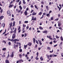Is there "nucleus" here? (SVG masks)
<instances>
[{
    "label": "nucleus",
    "instance_id": "nucleus-6",
    "mask_svg": "<svg viewBox=\"0 0 63 63\" xmlns=\"http://www.w3.org/2000/svg\"><path fill=\"white\" fill-rule=\"evenodd\" d=\"M16 28H15V30L13 31V32L14 33V34H16Z\"/></svg>",
    "mask_w": 63,
    "mask_h": 63
},
{
    "label": "nucleus",
    "instance_id": "nucleus-1",
    "mask_svg": "<svg viewBox=\"0 0 63 63\" xmlns=\"http://www.w3.org/2000/svg\"><path fill=\"white\" fill-rule=\"evenodd\" d=\"M11 11L10 10H8L7 11V14L8 15L10 16H11Z\"/></svg>",
    "mask_w": 63,
    "mask_h": 63
},
{
    "label": "nucleus",
    "instance_id": "nucleus-52",
    "mask_svg": "<svg viewBox=\"0 0 63 63\" xmlns=\"http://www.w3.org/2000/svg\"><path fill=\"white\" fill-rule=\"evenodd\" d=\"M53 50H52V51H50L49 52H50V53H52V52H53Z\"/></svg>",
    "mask_w": 63,
    "mask_h": 63
},
{
    "label": "nucleus",
    "instance_id": "nucleus-31",
    "mask_svg": "<svg viewBox=\"0 0 63 63\" xmlns=\"http://www.w3.org/2000/svg\"><path fill=\"white\" fill-rule=\"evenodd\" d=\"M21 4V1H20L19 2V5H20Z\"/></svg>",
    "mask_w": 63,
    "mask_h": 63
},
{
    "label": "nucleus",
    "instance_id": "nucleus-2",
    "mask_svg": "<svg viewBox=\"0 0 63 63\" xmlns=\"http://www.w3.org/2000/svg\"><path fill=\"white\" fill-rule=\"evenodd\" d=\"M16 37V33H14L13 34L12 36V38L13 39H14L15 37Z\"/></svg>",
    "mask_w": 63,
    "mask_h": 63
},
{
    "label": "nucleus",
    "instance_id": "nucleus-55",
    "mask_svg": "<svg viewBox=\"0 0 63 63\" xmlns=\"http://www.w3.org/2000/svg\"><path fill=\"white\" fill-rule=\"evenodd\" d=\"M57 46V44H56L55 45H54V47H56V46Z\"/></svg>",
    "mask_w": 63,
    "mask_h": 63
},
{
    "label": "nucleus",
    "instance_id": "nucleus-17",
    "mask_svg": "<svg viewBox=\"0 0 63 63\" xmlns=\"http://www.w3.org/2000/svg\"><path fill=\"white\" fill-rule=\"evenodd\" d=\"M46 8L47 11H48V6H46Z\"/></svg>",
    "mask_w": 63,
    "mask_h": 63
},
{
    "label": "nucleus",
    "instance_id": "nucleus-51",
    "mask_svg": "<svg viewBox=\"0 0 63 63\" xmlns=\"http://www.w3.org/2000/svg\"><path fill=\"white\" fill-rule=\"evenodd\" d=\"M61 41H63V37H62V36H61Z\"/></svg>",
    "mask_w": 63,
    "mask_h": 63
},
{
    "label": "nucleus",
    "instance_id": "nucleus-22",
    "mask_svg": "<svg viewBox=\"0 0 63 63\" xmlns=\"http://www.w3.org/2000/svg\"><path fill=\"white\" fill-rule=\"evenodd\" d=\"M62 43H63V42H61V44H60V47H61V46L62 45Z\"/></svg>",
    "mask_w": 63,
    "mask_h": 63
},
{
    "label": "nucleus",
    "instance_id": "nucleus-8",
    "mask_svg": "<svg viewBox=\"0 0 63 63\" xmlns=\"http://www.w3.org/2000/svg\"><path fill=\"white\" fill-rule=\"evenodd\" d=\"M43 32V33H45V34H47V31H45Z\"/></svg>",
    "mask_w": 63,
    "mask_h": 63
},
{
    "label": "nucleus",
    "instance_id": "nucleus-37",
    "mask_svg": "<svg viewBox=\"0 0 63 63\" xmlns=\"http://www.w3.org/2000/svg\"><path fill=\"white\" fill-rule=\"evenodd\" d=\"M56 38H57V39H58V38H59V37L58 36L56 35Z\"/></svg>",
    "mask_w": 63,
    "mask_h": 63
},
{
    "label": "nucleus",
    "instance_id": "nucleus-28",
    "mask_svg": "<svg viewBox=\"0 0 63 63\" xmlns=\"http://www.w3.org/2000/svg\"><path fill=\"white\" fill-rule=\"evenodd\" d=\"M6 48H2V50L4 51H5V50H6Z\"/></svg>",
    "mask_w": 63,
    "mask_h": 63
},
{
    "label": "nucleus",
    "instance_id": "nucleus-23",
    "mask_svg": "<svg viewBox=\"0 0 63 63\" xmlns=\"http://www.w3.org/2000/svg\"><path fill=\"white\" fill-rule=\"evenodd\" d=\"M23 4H26V2H25V0H23Z\"/></svg>",
    "mask_w": 63,
    "mask_h": 63
},
{
    "label": "nucleus",
    "instance_id": "nucleus-62",
    "mask_svg": "<svg viewBox=\"0 0 63 63\" xmlns=\"http://www.w3.org/2000/svg\"><path fill=\"white\" fill-rule=\"evenodd\" d=\"M61 55L62 57H63V53H61Z\"/></svg>",
    "mask_w": 63,
    "mask_h": 63
},
{
    "label": "nucleus",
    "instance_id": "nucleus-35",
    "mask_svg": "<svg viewBox=\"0 0 63 63\" xmlns=\"http://www.w3.org/2000/svg\"><path fill=\"white\" fill-rule=\"evenodd\" d=\"M36 20V17H35L34 18H33V19L32 20Z\"/></svg>",
    "mask_w": 63,
    "mask_h": 63
},
{
    "label": "nucleus",
    "instance_id": "nucleus-49",
    "mask_svg": "<svg viewBox=\"0 0 63 63\" xmlns=\"http://www.w3.org/2000/svg\"><path fill=\"white\" fill-rule=\"evenodd\" d=\"M58 19H59V18H58L57 19H55V20L56 21H58Z\"/></svg>",
    "mask_w": 63,
    "mask_h": 63
},
{
    "label": "nucleus",
    "instance_id": "nucleus-46",
    "mask_svg": "<svg viewBox=\"0 0 63 63\" xmlns=\"http://www.w3.org/2000/svg\"><path fill=\"white\" fill-rule=\"evenodd\" d=\"M31 8H33V7H34V6H33V5H31Z\"/></svg>",
    "mask_w": 63,
    "mask_h": 63
},
{
    "label": "nucleus",
    "instance_id": "nucleus-14",
    "mask_svg": "<svg viewBox=\"0 0 63 63\" xmlns=\"http://www.w3.org/2000/svg\"><path fill=\"white\" fill-rule=\"evenodd\" d=\"M5 63H9V61L7 60H5Z\"/></svg>",
    "mask_w": 63,
    "mask_h": 63
},
{
    "label": "nucleus",
    "instance_id": "nucleus-13",
    "mask_svg": "<svg viewBox=\"0 0 63 63\" xmlns=\"http://www.w3.org/2000/svg\"><path fill=\"white\" fill-rule=\"evenodd\" d=\"M34 6L35 7V8L37 10H38V9H39L38 8L37 6V5H35Z\"/></svg>",
    "mask_w": 63,
    "mask_h": 63
},
{
    "label": "nucleus",
    "instance_id": "nucleus-44",
    "mask_svg": "<svg viewBox=\"0 0 63 63\" xmlns=\"http://www.w3.org/2000/svg\"><path fill=\"white\" fill-rule=\"evenodd\" d=\"M18 33H20L21 31V30H18Z\"/></svg>",
    "mask_w": 63,
    "mask_h": 63
},
{
    "label": "nucleus",
    "instance_id": "nucleus-25",
    "mask_svg": "<svg viewBox=\"0 0 63 63\" xmlns=\"http://www.w3.org/2000/svg\"><path fill=\"white\" fill-rule=\"evenodd\" d=\"M51 20H53V17H51L50 18Z\"/></svg>",
    "mask_w": 63,
    "mask_h": 63
},
{
    "label": "nucleus",
    "instance_id": "nucleus-33",
    "mask_svg": "<svg viewBox=\"0 0 63 63\" xmlns=\"http://www.w3.org/2000/svg\"><path fill=\"white\" fill-rule=\"evenodd\" d=\"M27 47V45H24V47H25V49H26V48Z\"/></svg>",
    "mask_w": 63,
    "mask_h": 63
},
{
    "label": "nucleus",
    "instance_id": "nucleus-61",
    "mask_svg": "<svg viewBox=\"0 0 63 63\" xmlns=\"http://www.w3.org/2000/svg\"><path fill=\"white\" fill-rule=\"evenodd\" d=\"M34 11V10H32L31 11V13H32Z\"/></svg>",
    "mask_w": 63,
    "mask_h": 63
},
{
    "label": "nucleus",
    "instance_id": "nucleus-15",
    "mask_svg": "<svg viewBox=\"0 0 63 63\" xmlns=\"http://www.w3.org/2000/svg\"><path fill=\"white\" fill-rule=\"evenodd\" d=\"M24 14L26 16H27V11H25Z\"/></svg>",
    "mask_w": 63,
    "mask_h": 63
},
{
    "label": "nucleus",
    "instance_id": "nucleus-48",
    "mask_svg": "<svg viewBox=\"0 0 63 63\" xmlns=\"http://www.w3.org/2000/svg\"><path fill=\"white\" fill-rule=\"evenodd\" d=\"M20 11H21V10H18V11H17L18 13H20Z\"/></svg>",
    "mask_w": 63,
    "mask_h": 63
},
{
    "label": "nucleus",
    "instance_id": "nucleus-30",
    "mask_svg": "<svg viewBox=\"0 0 63 63\" xmlns=\"http://www.w3.org/2000/svg\"><path fill=\"white\" fill-rule=\"evenodd\" d=\"M24 22L25 23H28V21H25Z\"/></svg>",
    "mask_w": 63,
    "mask_h": 63
},
{
    "label": "nucleus",
    "instance_id": "nucleus-63",
    "mask_svg": "<svg viewBox=\"0 0 63 63\" xmlns=\"http://www.w3.org/2000/svg\"><path fill=\"white\" fill-rule=\"evenodd\" d=\"M2 56L3 57H4L5 56V55H3Z\"/></svg>",
    "mask_w": 63,
    "mask_h": 63
},
{
    "label": "nucleus",
    "instance_id": "nucleus-7",
    "mask_svg": "<svg viewBox=\"0 0 63 63\" xmlns=\"http://www.w3.org/2000/svg\"><path fill=\"white\" fill-rule=\"evenodd\" d=\"M37 14V13H35L34 12H33V13L32 14V16H35Z\"/></svg>",
    "mask_w": 63,
    "mask_h": 63
},
{
    "label": "nucleus",
    "instance_id": "nucleus-21",
    "mask_svg": "<svg viewBox=\"0 0 63 63\" xmlns=\"http://www.w3.org/2000/svg\"><path fill=\"white\" fill-rule=\"evenodd\" d=\"M58 26L60 27V26H61V23L60 22H59L58 23Z\"/></svg>",
    "mask_w": 63,
    "mask_h": 63
},
{
    "label": "nucleus",
    "instance_id": "nucleus-32",
    "mask_svg": "<svg viewBox=\"0 0 63 63\" xmlns=\"http://www.w3.org/2000/svg\"><path fill=\"white\" fill-rule=\"evenodd\" d=\"M36 55H37V56H36L37 57L39 55V53H38V52H37Z\"/></svg>",
    "mask_w": 63,
    "mask_h": 63
},
{
    "label": "nucleus",
    "instance_id": "nucleus-11",
    "mask_svg": "<svg viewBox=\"0 0 63 63\" xmlns=\"http://www.w3.org/2000/svg\"><path fill=\"white\" fill-rule=\"evenodd\" d=\"M40 59L41 61H43V60H44V59L43 58V57L41 56L40 58Z\"/></svg>",
    "mask_w": 63,
    "mask_h": 63
},
{
    "label": "nucleus",
    "instance_id": "nucleus-39",
    "mask_svg": "<svg viewBox=\"0 0 63 63\" xmlns=\"http://www.w3.org/2000/svg\"><path fill=\"white\" fill-rule=\"evenodd\" d=\"M35 59H36V60H39V58H38V57H36L35 58Z\"/></svg>",
    "mask_w": 63,
    "mask_h": 63
},
{
    "label": "nucleus",
    "instance_id": "nucleus-50",
    "mask_svg": "<svg viewBox=\"0 0 63 63\" xmlns=\"http://www.w3.org/2000/svg\"><path fill=\"white\" fill-rule=\"evenodd\" d=\"M12 7H13V5H10L9 7L10 8H12Z\"/></svg>",
    "mask_w": 63,
    "mask_h": 63
},
{
    "label": "nucleus",
    "instance_id": "nucleus-41",
    "mask_svg": "<svg viewBox=\"0 0 63 63\" xmlns=\"http://www.w3.org/2000/svg\"><path fill=\"white\" fill-rule=\"evenodd\" d=\"M11 43L10 42H8V45L9 46H10L11 45Z\"/></svg>",
    "mask_w": 63,
    "mask_h": 63
},
{
    "label": "nucleus",
    "instance_id": "nucleus-4",
    "mask_svg": "<svg viewBox=\"0 0 63 63\" xmlns=\"http://www.w3.org/2000/svg\"><path fill=\"white\" fill-rule=\"evenodd\" d=\"M14 52H12V54L11 55V57H13L14 56Z\"/></svg>",
    "mask_w": 63,
    "mask_h": 63
},
{
    "label": "nucleus",
    "instance_id": "nucleus-56",
    "mask_svg": "<svg viewBox=\"0 0 63 63\" xmlns=\"http://www.w3.org/2000/svg\"><path fill=\"white\" fill-rule=\"evenodd\" d=\"M57 56V55H54V56H53V57H54V56H55V57H56V56Z\"/></svg>",
    "mask_w": 63,
    "mask_h": 63
},
{
    "label": "nucleus",
    "instance_id": "nucleus-19",
    "mask_svg": "<svg viewBox=\"0 0 63 63\" xmlns=\"http://www.w3.org/2000/svg\"><path fill=\"white\" fill-rule=\"evenodd\" d=\"M39 29H40L41 30H43V28L41 26H40L39 27Z\"/></svg>",
    "mask_w": 63,
    "mask_h": 63
},
{
    "label": "nucleus",
    "instance_id": "nucleus-5",
    "mask_svg": "<svg viewBox=\"0 0 63 63\" xmlns=\"http://www.w3.org/2000/svg\"><path fill=\"white\" fill-rule=\"evenodd\" d=\"M3 18H4V16H0V20H2Z\"/></svg>",
    "mask_w": 63,
    "mask_h": 63
},
{
    "label": "nucleus",
    "instance_id": "nucleus-29",
    "mask_svg": "<svg viewBox=\"0 0 63 63\" xmlns=\"http://www.w3.org/2000/svg\"><path fill=\"white\" fill-rule=\"evenodd\" d=\"M47 49L48 50H50V48L49 47H48L47 48Z\"/></svg>",
    "mask_w": 63,
    "mask_h": 63
},
{
    "label": "nucleus",
    "instance_id": "nucleus-18",
    "mask_svg": "<svg viewBox=\"0 0 63 63\" xmlns=\"http://www.w3.org/2000/svg\"><path fill=\"white\" fill-rule=\"evenodd\" d=\"M46 16H48V17H49L50 16V14H47Z\"/></svg>",
    "mask_w": 63,
    "mask_h": 63
},
{
    "label": "nucleus",
    "instance_id": "nucleus-53",
    "mask_svg": "<svg viewBox=\"0 0 63 63\" xmlns=\"http://www.w3.org/2000/svg\"><path fill=\"white\" fill-rule=\"evenodd\" d=\"M2 42L3 43H5V44H6V41H5L4 40H3L2 41Z\"/></svg>",
    "mask_w": 63,
    "mask_h": 63
},
{
    "label": "nucleus",
    "instance_id": "nucleus-45",
    "mask_svg": "<svg viewBox=\"0 0 63 63\" xmlns=\"http://www.w3.org/2000/svg\"><path fill=\"white\" fill-rule=\"evenodd\" d=\"M36 42L37 44H39V42H38V41H37V40H36Z\"/></svg>",
    "mask_w": 63,
    "mask_h": 63
},
{
    "label": "nucleus",
    "instance_id": "nucleus-64",
    "mask_svg": "<svg viewBox=\"0 0 63 63\" xmlns=\"http://www.w3.org/2000/svg\"><path fill=\"white\" fill-rule=\"evenodd\" d=\"M22 61V60H19V62H21Z\"/></svg>",
    "mask_w": 63,
    "mask_h": 63
},
{
    "label": "nucleus",
    "instance_id": "nucleus-54",
    "mask_svg": "<svg viewBox=\"0 0 63 63\" xmlns=\"http://www.w3.org/2000/svg\"><path fill=\"white\" fill-rule=\"evenodd\" d=\"M26 36H27V34H26V33H25L24 37H26Z\"/></svg>",
    "mask_w": 63,
    "mask_h": 63
},
{
    "label": "nucleus",
    "instance_id": "nucleus-43",
    "mask_svg": "<svg viewBox=\"0 0 63 63\" xmlns=\"http://www.w3.org/2000/svg\"><path fill=\"white\" fill-rule=\"evenodd\" d=\"M26 25H25V24H23V27H26Z\"/></svg>",
    "mask_w": 63,
    "mask_h": 63
},
{
    "label": "nucleus",
    "instance_id": "nucleus-16",
    "mask_svg": "<svg viewBox=\"0 0 63 63\" xmlns=\"http://www.w3.org/2000/svg\"><path fill=\"white\" fill-rule=\"evenodd\" d=\"M32 43H28V45H29V46H30H30H31V45H32Z\"/></svg>",
    "mask_w": 63,
    "mask_h": 63
},
{
    "label": "nucleus",
    "instance_id": "nucleus-42",
    "mask_svg": "<svg viewBox=\"0 0 63 63\" xmlns=\"http://www.w3.org/2000/svg\"><path fill=\"white\" fill-rule=\"evenodd\" d=\"M18 30H21L20 29V27L19 26V28H18Z\"/></svg>",
    "mask_w": 63,
    "mask_h": 63
},
{
    "label": "nucleus",
    "instance_id": "nucleus-20",
    "mask_svg": "<svg viewBox=\"0 0 63 63\" xmlns=\"http://www.w3.org/2000/svg\"><path fill=\"white\" fill-rule=\"evenodd\" d=\"M46 56L48 59H49V55H46Z\"/></svg>",
    "mask_w": 63,
    "mask_h": 63
},
{
    "label": "nucleus",
    "instance_id": "nucleus-3",
    "mask_svg": "<svg viewBox=\"0 0 63 63\" xmlns=\"http://www.w3.org/2000/svg\"><path fill=\"white\" fill-rule=\"evenodd\" d=\"M14 43L15 44H16V42H18V41H19V40L15 39L14 40Z\"/></svg>",
    "mask_w": 63,
    "mask_h": 63
},
{
    "label": "nucleus",
    "instance_id": "nucleus-24",
    "mask_svg": "<svg viewBox=\"0 0 63 63\" xmlns=\"http://www.w3.org/2000/svg\"><path fill=\"white\" fill-rule=\"evenodd\" d=\"M42 14V12H40V13H39V14H38V15H41Z\"/></svg>",
    "mask_w": 63,
    "mask_h": 63
},
{
    "label": "nucleus",
    "instance_id": "nucleus-60",
    "mask_svg": "<svg viewBox=\"0 0 63 63\" xmlns=\"http://www.w3.org/2000/svg\"><path fill=\"white\" fill-rule=\"evenodd\" d=\"M31 29H32V28H30L29 29V30H30V31H31Z\"/></svg>",
    "mask_w": 63,
    "mask_h": 63
},
{
    "label": "nucleus",
    "instance_id": "nucleus-38",
    "mask_svg": "<svg viewBox=\"0 0 63 63\" xmlns=\"http://www.w3.org/2000/svg\"><path fill=\"white\" fill-rule=\"evenodd\" d=\"M35 48H37V44L35 45Z\"/></svg>",
    "mask_w": 63,
    "mask_h": 63
},
{
    "label": "nucleus",
    "instance_id": "nucleus-9",
    "mask_svg": "<svg viewBox=\"0 0 63 63\" xmlns=\"http://www.w3.org/2000/svg\"><path fill=\"white\" fill-rule=\"evenodd\" d=\"M5 24L3 23L1 24V26L2 27H3V28H4V27H5Z\"/></svg>",
    "mask_w": 63,
    "mask_h": 63
},
{
    "label": "nucleus",
    "instance_id": "nucleus-12",
    "mask_svg": "<svg viewBox=\"0 0 63 63\" xmlns=\"http://www.w3.org/2000/svg\"><path fill=\"white\" fill-rule=\"evenodd\" d=\"M19 8H20V10H22V7H21V6L20 5L19 6Z\"/></svg>",
    "mask_w": 63,
    "mask_h": 63
},
{
    "label": "nucleus",
    "instance_id": "nucleus-10",
    "mask_svg": "<svg viewBox=\"0 0 63 63\" xmlns=\"http://www.w3.org/2000/svg\"><path fill=\"white\" fill-rule=\"evenodd\" d=\"M33 43L34 44H35V41H36V40H35V38H33Z\"/></svg>",
    "mask_w": 63,
    "mask_h": 63
},
{
    "label": "nucleus",
    "instance_id": "nucleus-26",
    "mask_svg": "<svg viewBox=\"0 0 63 63\" xmlns=\"http://www.w3.org/2000/svg\"><path fill=\"white\" fill-rule=\"evenodd\" d=\"M58 8L59 9V11H60V10H61V8L59 6H58Z\"/></svg>",
    "mask_w": 63,
    "mask_h": 63
},
{
    "label": "nucleus",
    "instance_id": "nucleus-36",
    "mask_svg": "<svg viewBox=\"0 0 63 63\" xmlns=\"http://www.w3.org/2000/svg\"><path fill=\"white\" fill-rule=\"evenodd\" d=\"M57 42V41H56V40H54L53 42L54 43H56Z\"/></svg>",
    "mask_w": 63,
    "mask_h": 63
},
{
    "label": "nucleus",
    "instance_id": "nucleus-47",
    "mask_svg": "<svg viewBox=\"0 0 63 63\" xmlns=\"http://www.w3.org/2000/svg\"><path fill=\"white\" fill-rule=\"evenodd\" d=\"M15 22L14 21L13 22V26H14V25H15Z\"/></svg>",
    "mask_w": 63,
    "mask_h": 63
},
{
    "label": "nucleus",
    "instance_id": "nucleus-34",
    "mask_svg": "<svg viewBox=\"0 0 63 63\" xmlns=\"http://www.w3.org/2000/svg\"><path fill=\"white\" fill-rule=\"evenodd\" d=\"M19 56L20 57V58H21V57L22 56V55L21 54H20L19 55Z\"/></svg>",
    "mask_w": 63,
    "mask_h": 63
},
{
    "label": "nucleus",
    "instance_id": "nucleus-57",
    "mask_svg": "<svg viewBox=\"0 0 63 63\" xmlns=\"http://www.w3.org/2000/svg\"><path fill=\"white\" fill-rule=\"evenodd\" d=\"M41 4H42L43 5L44 4V2H41Z\"/></svg>",
    "mask_w": 63,
    "mask_h": 63
},
{
    "label": "nucleus",
    "instance_id": "nucleus-40",
    "mask_svg": "<svg viewBox=\"0 0 63 63\" xmlns=\"http://www.w3.org/2000/svg\"><path fill=\"white\" fill-rule=\"evenodd\" d=\"M22 50L21 49H20L19 50V51L20 52H22Z\"/></svg>",
    "mask_w": 63,
    "mask_h": 63
},
{
    "label": "nucleus",
    "instance_id": "nucleus-59",
    "mask_svg": "<svg viewBox=\"0 0 63 63\" xmlns=\"http://www.w3.org/2000/svg\"><path fill=\"white\" fill-rule=\"evenodd\" d=\"M12 23H10V26H12Z\"/></svg>",
    "mask_w": 63,
    "mask_h": 63
},
{
    "label": "nucleus",
    "instance_id": "nucleus-58",
    "mask_svg": "<svg viewBox=\"0 0 63 63\" xmlns=\"http://www.w3.org/2000/svg\"><path fill=\"white\" fill-rule=\"evenodd\" d=\"M49 5H51V2H49Z\"/></svg>",
    "mask_w": 63,
    "mask_h": 63
},
{
    "label": "nucleus",
    "instance_id": "nucleus-27",
    "mask_svg": "<svg viewBox=\"0 0 63 63\" xmlns=\"http://www.w3.org/2000/svg\"><path fill=\"white\" fill-rule=\"evenodd\" d=\"M9 58V53H8V55L7 56V57L6 58H7V59H8Z\"/></svg>",
    "mask_w": 63,
    "mask_h": 63
}]
</instances>
